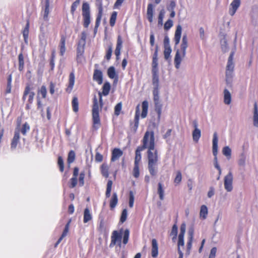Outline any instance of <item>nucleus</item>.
<instances>
[{
  "mask_svg": "<svg viewBox=\"0 0 258 258\" xmlns=\"http://www.w3.org/2000/svg\"><path fill=\"white\" fill-rule=\"evenodd\" d=\"M158 192L159 195V198L161 200H163L164 199V191L163 188L162 183H158Z\"/></svg>",
  "mask_w": 258,
  "mask_h": 258,
  "instance_id": "nucleus-36",
  "label": "nucleus"
},
{
  "mask_svg": "<svg viewBox=\"0 0 258 258\" xmlns=\"http://www.w3.org/2000/svg\"><path fill=\"white\" fill-rule=\"evenodd\" d=\"M76 155L73 151H71L68 155V162L69 164L72 163L75 159Z\"/></svg>",
  "mask_w": 258,
  "mask_h": 258,
  "instance_id": "nucleus-41",
  "label": "nucleus"
},
{
  "mask_svg": "<svg viewBox=\"0 0 258 258\" xmlns=\"http://www.w3.org/2000/svg\"><path fill=\"white\" fill-rule=\"evenodd\" d=\"M102 12H103L102 6L101 5H100L99 6V14H98V17H97V19L96 20V26L97 27L98 26V25H99V23H100V20H101V19L102 17Z\"/></svg>",
  "mask_w": 258,
  "mask_h": 258,
  "instance_id": "nucleus-50",
  "label": "nucleus"
},
{
  "mask_svg": "<svg viewBox=\"0 0 258 258\" xmlns=\"http://www.w3.org/2000/svg\"><path fill=\"white\" fill-rule=\"evenodd\" d=\"M70 223H71V220H70L68 223L66 224V226H65V228L62 233V235L61 236H60V237L63 239L64 237H66L68 232H69V227H70Z\"/></svg>",
  "mask_w": 258,
  "mask_h": 258,
  "instance_id": "nucleus-51",
  "label": "nucleus"
},
{
  "mask_svg": "<svg viewBox=\"0 0 258 258\" xmlns=\"http://www.w3.org/2000/svg\"><path fill=\"white\" fill-rule=\"evenodd\" d=\"M252 119L253 125L256 127H258V107L256 103L254 104Z\"/></svg>",
  "mask_w": 258,
  "mask_h": 258,
  "instance_id": "nucleus-18",
  "label": "nucleus"
},
{
  "mask_svg": "<svg viewBox=\"0 0 258 258\" xmlns=\"http://www.w3.org/2000/svg\"><path fill=\"white\" fill-rule=\"evenodd\" d=\"M89 5L87 3H84L82 6L83 15L90 14Z\"/></svg>",
  "mask_w": 258,
  "mask_h": 258,
  "instance_id": "nucleus-39",
  "label": "nucleus"
},
{
  "mask_svg": "<svg viewBox=\"0 0 258 258\" xmlns=\"http://www.w3.org/2000/svg\"><path fill=\"white\" fill-rule=\"evenodd\" d=\"M85 44L82 45L79 44L77 48V59L78 62L83 63L85 61V58L84 57Z\"/></svg>",
  "mask_w": 258,
  "mask_h": 258,
  "instance_id": "nucleus-11",
  "label": "nucleus"
},
{
  "mask_svg": "<svg viewBox=\"0 0 258 258\" xmlns=\"http://www.w3.org/2000/svg\"><path fill=\"white\" fill-rule=\"evenodd\" d=\"M80 3V0H76L71 6V12L74 14Z\"/></svg>",
  "mask_w": 258,
  "mask_h": 258,
  "instance_id": "nucleus-57",
  "label": "nucleus"
},
{
  "mask_svg": "<svg viewBox=\"0 0 258 258\" xmlns=\"http://www.w3.org/2000/svg\"><path fill=\"white\" fill-rule=\"evenodd\" d=\"M58 164L60 168V170L61 172L63 171L64 170V164L63 161L61 157L59 156L58 158Z\"/></svg>",
  "mask_w": 258,
  "mask_h": 258,
  "instance_id": "nucleus-59",
  "label": "nucleus"
},
{
  "mask_svg": "<svg viewBox=\"0 0 258 258\" xmlns=\"http://www.w3.org/2000/svg\"><path fill=\"white\" fill-rule=\"evenodd\" d=\"M152 255L153 257H156L158 254V246L157 240L155 239H152Z\"/></svg>",
  "mask_w": 258,
  "mask_h": 258,
  "instance_id": "nucleus-22",
  "label": "nucleus"
},
{
  "mask_svg": "<svg viewBox=\"0 0 258 258\" xmlns=\"http://www.w3.org/2000/svg\"><path fill=\"white\" fill-rule=\"evenodd\" d=\"M34 95L35 93L34 92L31 91V88L30 86H27L24 92L23 98L24 100H25L28 96V101L29 103L26 105V108L27 109H29L30 108V105L33 102Z\"/></svg>",
  "mask_w": 258,
  "mask_h": 258,
  "instance_id": "nucleus-6",
  "label": "nucleus"
},
{
  "mask_svg": "<svg viewBox=\"0 0 258 258\" xmlns=\"http://www.w3.org/2000/svg\"><path fill=\"white\" fill-rule=\"evenodd\" d=\"M208 214V209L207 207L205 205H202L200 208V217L203 220L207 218Z\"/></svg>",
  "mask_w": 258,
  "mask_h": 258,
  "instance_id": "nucleus-20",
  "label": "nucleus"
},
{
  "mask_svg": "<svg viewBox=\"0 0 258 258\" xmlns=\"http://www.w3.org/2000/svg\"><path fill=\"white\" fill-rule=\"evenodd\" d=\"M19 70L22 71L24 68V61L23 55L22 53L19 55Z\"/></svg>",
  "mask_w": 258,
  "mask_h": 258,
  "instance_id": "nucleus-47",
  "label": "nucleus"
},
{
  "mask_svg": "<svg viewBox=\"0 0 258 258\" xmlns=\"http://www.w3.org/2000/svg\"><path fill=\"white\" fill-rule=\"evenodd\" d=\"M143 148L138 147L136 151V157L135 159V164L139 165L140 162L141 160L142 156L141 152L143 151Z\"/></svg>",
  "mask_w": 258,
  "mask_h": 258,
  "instance_id": "nucleus-26",
  "label": "nucleus"
},
{
  "mask_svg": "<svg viewBox=\"0 0 258 258\" xmlns=\"http://www.w3.org/2000/svg\"><path fill=\"white\" fill-rule=\"evenodd\" d=\"M117 18V13L116 12H114L112 13L111 16V18L110 19V24L113 27L115 25V21Z\"/></svg>",
  "mask_w": 258,
  "mask_h": 258,
  "instance_id": "nucleus-48",
  "label": "nucleus"
},
{
  "mask_svg": "<svg viewBox=\"0 0 258 258\" xmlns=\"http://www.w3.org/2000/svg\"><path fill=\"white\" fill-rule=\"evenodd\" d=\"M122 151L118 148H115L112 151L111 160L114 161L117 160L122 155Z\"/></svg>",
  "mask_w": 258,
  "mask_h": 258,
  "instance_id": "nucleus-19",
  "label": "nucleus"
},
{
  "mask_svg": "<svg viewBox=\"0 0 258 258\" xmlns=\"http://www.w3.org/2000/svg\"><path fill=\"white\" fill-rule=\"evenodd\" d=\"M66 39L64 37L61 38L60 44V53L61 55H63L66 52Z\"/></svg>",
  "mask_w": 258,
  "mask_h": 258,
  "instance_id": "nucleus-33",
  "label": "nucleus"
},
{
  "mask_svg": "<svg viewBox=\"0 0 258 258\" xmlns=\"http://www.w3.org/2000/svg\"><path fill=\"white\" fill-rule=\"evenodd\" d=\"M218 138L217 134L216 133H215L213 135V152L215 156V166L217 169L220 168L218 163L217 158V155L218 153Z\"/></svg>",
  "mask_w": 258,
  "mask_h": 258,
  "instance_id": "nucleus-7",
  "label": "nucleus"
},
{
  "mask_svg": "<svg viewBox=\"0 0 258 258\" xmlns=\"http://www.w3.org/2000/svg\"><path fill=\"white\" fill-rule=\"evenodd\" d=\"M84 18V25L85 27H88L90 23V16L89 15H83Z\"/></svg>",
  "mask_w": 258,
  "mask_h": 258,
  "instance_id": "nucleus-53",
  "label": "nucleus"
},
{
  "mask_svg": "<svg viewBox=\"0 0 258 258\" xmlns=\"http://www.w3.org/2000/svg\"><path fill=\"white\" fill-rule=\"evenodd\" d=\"M118 203V198L116 193L114 192L113 194L112 197L110 201V207L111 209H113Z\"/></svg>",
  "mask_w": 258,
  "mask_h": 258,
  "instance_id": "nucleus-27",
  "label": "nucleus"
},
{
  "mask_svg": "<svg viewBox=\"0 0 258 258\" xmlns=\"http://www.w3.org/2000/svg\"><path fill=\"white\" fill-rule=\"evenodd\" d=\"M172 49L171 47H164V55L166 59L170 58Z\"/></svg>",
  "mask_w": 258,
  "mask_h": 258,
  "instance_id": "nucleus-38",
  "label": "nucleus"
},
{
  "mask_svg": "<svg viewBox=\"0 0 258 258\" xmlns=\"http://www.w3.org/2000/svg\"><path fill=\"white\" fill-rule=\"evenodd\" d=\"M173 25V21L171 19L167 20L164 24V29L166 31L169 30Z\"/></svg>",
  "mask_w": 258,
  "mask_h": 258,
  "instance_id": "nucleus-42",
  "label": "nucleus"
},
{
  "mask_svg": "<svg viewBox=\"0 0 258 258\" xmlns=\"http://www.w3.org/2000/svg\"><path fill=\"white\" fill-rule=\"evenodd\" d=\"M134 194L133 191H130V200H129V206L130 208H133L134 204Z\"/></svg>",
  "mask_w": 258,
  "mask_h": 258,
  "instance_id": "nucleus-56",
  "label": "nucleus"
},
{
  "mask_svg": "<svg viewBox=\"0 0 258 258\" xmlns=\"http://www.w3.org/2000/svg\"><path fill=\"white\" fill-rule=\"evenodd\" d=\"M148 109V102L147 101H144L142 102V112L141 116L142 118H145L147 116Z\"/></svg>",
  "mask_w": 258,
  "mask_h": 258,
  "instance_id": "nucleus-29",
  "label": "nucleus"
},
{
  "mask_svg": "<svg viewBox=\"0 0 258 258\" xmlns=\"http://www.w3.org/2000/svg\"><path fill=\"white\" fill-rule=\"evenodd\" d=\"M107 75L111 79H114L117 82L118 81V75L114 67H110L107 70Z\"/></svg>",
  "mask_w": 258,
  "mask_h": 258,
  "instance_id": "nucleus-17",
  "label": "nucleus"
},
{
  "mask_svg": "<svg viewBox=\"0 0 258 258\" xmlns=\"http://www.w3.org/2000/svg\"><path fill=\"white\" fill-rule=\"evenodd\" d=\"M188 47V39L186 35L183 36L181 39L180 48L178 49L174 56L175 67L177 69L180 68L181 61L185 57L186 49Z\"/></svg>",
  "mask_w": 258,
  "mask_h": 258,
  "instance_id": "nucleus-1",
  "label": "nucleus"
},
{
  "mask_svg": "<svg viewBox=\"0 0 258 258\" xmlns=\"http://www.w3.org/2000/svg\"><path fill=\"white\" fill-rule=\"evenodd\" d=\"M30 126L27 123H25L23 125V127L22 129V133L24 135H25L27 132L29 131Z\"/></svg>",
  "mask_w": 258,
  "mask_h": 258,
  "instance_id": "nucleus-61",
  "label": "nucleus"
},
{
  "mask_svg": "<svg viewBox=\"0 0 258 258\" xmlns=\"http://www.w3.org/2000/svg\"><path fill=\"white\" fill-rule=\"evenodd\" d=\"M234 64L231 60L228 61L227 66L226 73L227 75H230L234 70Z\"/></svg>",
  "mask_w": 258,
  "mask_h": 258,
  "instance_id": "nucleus-37",
  "label": "nucleus"
},
{
  "mask_svg": "<svg viewBox=\"0 0 258 258\" xmlns=\"http://www.w3.org/2000/svg\"><path fill=\"white\" fill-rule=\"evenodd\" d=\"M182 27L180 25H178L175 32L174 35V41L176 45H178L180 41L181 33H182Z\"/></svg>",
  "mask_w": 258,
  "mask_h": 258,
  "instance_id": "nucleus-15",
  "label": "nucleus"
},
{
  "mask_svg": "<svg viewBox=\"0 0 258 258\" xmlns=\"http://www.w3.org/2000/svg\"><path fill=\"white\" fill-rule=\"evenodd\" d=\"M75 76L73 72L71 73L69 77V85L67 89V91L69 92H71L75 84Z\"/></svg>",
  "mask_w": 258,
  "mask_h": 258,
  "instance_id": "nucleus-25",
  "label": "nucleus"
},
{
  "mask_svg": "<svg viewBox=\"0 0 258 258\" xmlns=\"http://www.w3.org/2000/svg\"><path fill=\"white\" fill-rule=\"evenodd\" d=\"M133 175L136 178H138L140 175L139 165H135L133 171Z\"/></svg>",
  "mask_w": 258,
  "mask_h": 258,
  "instance_id": "nucleus-49",
  "label": "nucleus"
},
{
  "mask_svg": "<svg viewBox=\"0 0 258 258\" xmlns=\"http://www.w3.org/2000/svg\"><path fill=\"white\" fill-rule=\"evenodd\" d=\"M139 115H140V105H138L136 107V116H135V120H136V128L138 127L139 125Z\"/></svg>",
  "mask_w": 258,
  "mask_h": 258,
  "instance_id": "nucleus-46",
  "label": "nucleus"
},
{
  "mask_svg": "<svg viewBox=\"0 0 258 258\" xmlns=\"http://www.w3.org/2000/svg\"><path fill=\"white\" fill-rule=\"evenodd\" d=\"M178 228L176 225H174L172 228L171 235L173 236V239H175L177 237Z\"/></svg>",
  "mask_w": 258,
  "mask_h": 258,
  "instance_id": "nucleus-54",
  "label": "nucleus"
},
{
  "mask_svg": "<svg viewBox=\"0 0 258 258\" xmlns=\"http://www.w3.org/2000/svg\"><path fill=\"white\" fill-rule=\"evenodd\" d=\"M217 252V249L216 247H213L210 251V253L209 255V258H215L216 256V253Z\"/></svg>",
  "mask_w": 258,
  "mask_h": 258,
  "instance_id": "nucleus-64",
  "label": "nucleus"
},
{
  "mask_svg": "<svg viewBox=\"0 0 258 258\" xmlns=\"http://www.w3.org/2000/svg\"><path fill=\"white\" fill-rule=\"evenodd\" d=\"M165 14V12L164 9H162L159 12L158 16V25L160 26H162L163 25V19Z\"/></svg>",
  "mask_w": 258,
  "mask_h": 258,
  "instance_id": "nucleus-34",
  "label": "nucleus"
},
{
  "mask_svg": "<svg viewBox=\"0 0 258 258\" xmlns=\"http://www.w3.org/2000/svg\"><path fill=\"white\" fill-rule=\"evenodd\" d=\"M194 130L192 133V139L194 142L198 143L201 137V130L198 127V124L196 121H194Z\"/></svg>",
  "mask_w": 258,
  "mask_h": 258,
  "instance_id": "nucleus-9",
  "label": "nucleus"
},
{
  "mask_svg": "<svg viewBox=\"0 0 258 258\" xmlns=\"http://www.w3.org/2000/svg\"><path fill=\"white\" fill-rule=\"evenodd\" d=\"M121 109L122 103L119 102L115 106L114 110L115 115L118 116L120 114Z\"/></svg>",
  "mask_w": 258,
  "mask_h": 258,
  "instance_id": "nucleus-58",
  "label": "nucleus"
},
{
  "mask_svg": "<svg viewBox=\"0 0 258 258\" xmlns=\"http://www.w3.org/2000/svg\"><path fill=\"white\" fill-rule=\"evenodd\" d=\"M84 178H85V173L81 172L79 176V184L80 186H83L84 184Z\"/></svg>",
  "mask_w": 258,
  "mask_h": 258,
  "instance_id": "nucleus-63",
  "label": "nucleus"
},
{
  "mask_svg": "<svg viewBox=\"0 0 258 258\" xmlns=\"http://www.w3.org/2000/svg\"><path fill=\"white\" fill-rule=\"evenodd\" d=\"M240 4V0H233L230 4V8L229 9V14L231 16H233Z\"/></svg>",
  "mask_w": 258,
  "mask_h": 258,
  "instance_id": "nucleus-14",
  "label": "nucleus"
},
{
  "mask_svg": "<svg viewBox=\"0 0 258 258\" xmlns=\"http://www.w3.org/2000/svg\"><path fill=\"white\" fill-rule=\"evenodd\" d=\"M92 219V215L88 208H86L84 213V222L87 223Z\"/></svg>",
  "mask_w": 258,
  "mask_h": 258,
  "instance_id": "nucleus-31",
  "label": "nucleus"
},
{
  "mask_svg": "<svg viewBox=\"0 0 258 258\" xmlns=\"http://www.w3.org/2000/svg\"><path fill=\"white\" fill-rule=\"evenodd\" d=\"M147 15L149 21L150 22L152 23L153 21L154 16V9L152 4H149L148 5Z\"/></svg>",
  "mask_w": 258,
  "mask_h": 258,
  "instance_id": "nucleus-21",
  "label": "nucleus"
},
{
  "mask_svg": "<svg viewBox=\"0 0 258 258\" xmlns=\"http://www.w3.org/2000/svg\"><path fill=\"white\" fill-rule=\"evenodd\" d=\"M99 106L97 101V98L96 96L94 98V104L93 107V128L97 130L100 126V120L99 116Z\"/></svg>",
  "mask_w": 258,
  "mask_h": 258,
  "instance_id": "nucleus-4",
  "label": "nucleus"
},
{
  "mask_svg": "<svg viewBox=\"0 0 258 258\" xmlns=\"http://www.w3.org/2000/svg\"><path fill=\"white\" fill-rule=\"evenodd\" d=\"M127 211L126 209H124L123 210L122 213H121V215L120 219V222L121 223H123V222H124L127 219Z\"/></svg>",
  "mask_w": 258,
  "mask_h": 258,
  "instance_id": "nucleus-44",
  "label": "nucleus"
},
{
  "mask_svg": "<svg viewBox=\"0 0 258 258\" xmlns=\"http://www.w3.org/2000/svg\"><path fill=\"white\" fill-rule=\"evenodd\" d=\"M110 87L111 86L110 83L108 82H105L103 85L102 93H99L101 107L102 106V95L104 96L107 95L109 93Z\"/></svg>",
  "mask_w": 258,
  "mask_h": 258,
  "instance_id": "nucleus-12",
  "label": "nucleus"
},
{
  "mask_svg": "<svg viewBox=\"0 0 258 258\" xmlns=\"http://www.w3.org/2000/svg\"><path fill=\"white\" fill-rule=\"evenodd\" d=\"M158 57L157 51H156L154 55L152 61V73L158 72Z\"/></svg>",
  "mask_w": 258,
  "mask_h": 258,
  "instance_id": "nucleus-24",
  "label": "nucleus"
},
{
  "mask_svg": "<svg viewBox=\"0 0 258 258\" xmlns=\"http://www.w3.org/2000/svg\"><path fill=\"white\" fill-rule=\"evenodd\" d=\"M233 175L231 172H229L224 177V187L228 191L230 192L233 189Z\"/></svg>",
  "mask_w": 258,
  "mask_h": 258,
  "instance_id": "nucleus-8",
  "label": "nucleus"
},
{
  "mask_svg": "<svg viewBox=\"0 0 258 258\" xmlns=\"http://www.w3.org/2000/svg\"><path fill=\"white\" fill-rule=\"evenodd\" d=\"M223 102L224 104L229 105L232 102V95L227 89H225L223 91Z\"/></svg>",
  "mask_w": 258,
  "mask_h": 258,
  "instance_id": "nucleus-13",
  "label": "nucleus"
},
{
  "mask_svg": "<svg viewBox=\"0 0 258 258\" xmlns=\"http://www.w3.org/2000/svg\"><path fill=\"white\" fill-rule=\"evenodd\" d=\"M94 81L97 82L99 85H101L103 83V74L102 72L99 70H95L93 74Z\"/></svg>",
  "mask_w": 258,
  "mask_h": 258,
  "instance_id": "nucleus-16",
  "label": "nucleus"
},
{
  "mask_svg": "<svg viewBox=\"0 0 258 258\" xmlns=\"http://www.w3.org/2000/svg\"><path fill=\"white\" fill-rule=\"evenodd\" d=\"M182 174L180 171H177L176 177L174 180V182L176 185H178L181 181Z\"/></svg>",
  "mask_w": 258,
  "mask_h": 258,
  "instance_id": "nucleus-43",
  "label": "nucleus"
},
{
  "mask_svg": "<svg viewBox=\"0 0 258 258\" xmlns=\"http://www.w3.org/2000/svg\"><path fill=\"white\" fill-rule=\"evenodd\" d=\"M153 73V84L156 87L159 86V77L158 72L152 73Z\"/></svg>",
  "mask_w": 258,
  "mask_h": 258,
  "instance_id": "nucleus-40",
  "label": "nucleus"
},
{
  "mask_svg": "<svg viewBox=\"0 0 258 258\" xmlns=\"http://www.w3.org/2000/svg\"><path fill=\"white\" fill-rule=\"evenodd\" d=\"M20 139V135L19 132H16L15 133V135L14 136V138L13 139V140L12 141L11 143V147L13 148H16L17 147V145L18 143L19 142Z\"/></svg>",
  "mask_w": 258,
  "mask_h": 258,
  "instance_id": "nucleus-28",
  "label": "nucleus"
},
{
  "mask_svg": "<svg viewBox=\"0 0 258 258\" xmlns=\"http://www.w3.org/2000/svg\"><path fill=\"white\" fill-rule=\"evenodd\" d=\"M130 232L128 229H126L124 231V235L123 236V243L124 245L127 244L129 238Z\"/></svg>",
  "mask_w": 258,
  "mask_h": 258,
  "instance_id": "nucleus-55",
  "label": "nucleus"
},
{
  "mask_svg": "<svg viewBox=\"0 0 258 258\" xmlns=\"http://www.w3.org/2000/svg\"><path fill=\"white\" fill-rule=\"evenodd\" d=\"M108 170L109 167L106 164L104 163L101 165V173L104 177L106 178H107L109 176Z\"/></svg>",
  "mask_w": 258,
  "mask_h": 258,
  "instance_id": "nucleus-32",
  "label": "nucleus"
},
{
  "mask_svg": "<svg viewBox=\"0 0 258 258\" xmlns=\"http://www.w3.org/2000/svg\"><path fill=\"white\" fill-rule=\"evenodd\" d=\"M121 238H122V230L120 231L114 230L112 232L111 236V242L110 243V247H112L116 244H118L119 247L121 245Z\"/></svg>",
  "mask_w": 258,
  "mask_h": 258,
  "instance_id": "nucleus-5",
  "label": "nucleus"
},
{
  "mask_svg": "<svg viewBox=\"0 0 258 258\" xmlns=\"http://www.w3.org/2000/svg\"><path fill=\"white\" fill-rule=\"evenodd\" d=\"M223 154L228 158L230 159L231 155V150L228 146H225L222 150Z\"/></svg>",
  "mask_w": 258,
  "mask_h": 258,
  "instance_id": "nucleus-35",
  "label": "nucleus"
},
{
  "mask_svg": "<svg viewBox=\"0 0 258 258\" xmlns=\"http://www.w3.org/2000/svg\"><path fill=\"white\" fill-rule=\"evenodd\" d=\"M122 41L121 37L118 36L117 37V45L115 51V53L116 56H119L120 54L121 49L122 48Z\"/></svg>",
  "mask_w": 258,
  "mask_h": 258,
  "instance_id": "nucleus-23",
  "label": "nucleus"
},
{
  "mask_svg": "<svg viewBox=\"0 0 258 258\" xmlns=\"http://www.w3.org/2000/svg\"><path fill=\"white\" fill-rule=\"evenodd\" d=\"M124 1V0H116L114 5V8L116 9H119Z\"/></svg>",
  "mask_w": 258,
  "mask_h": 258,
  "instance_id": "nucleus-62",
  "label": "nucleus"
},
{
  "mask_svg": "<svg viewBox=\"0 0 258 258\" xmlns=\"http://www.w3.org/2000/svg\"><path fill=\"white\" fill-rule=\"evenodd\" d=\"M73 110L77 112L79 110V103L78 101V99L77 98L75 97L74 98L73 100Z\"/></svg>",
  "mask_w": 258,
  "mask_h": 258,
  "instance_id": "nucleus-52",
  "label": "nucleus"
},
{
  "mask_svg": "<svg viewBox=\"0 0 258 258\" xmlns=\"http://www.w3.org/2000/svg\"><path fill=\"white\" fill-rule=\"evenodd\" d=\"M193 240V232H191L189 238V240L187 243V254H189L190 250L192 246V243Z\"/></svg>",
  "mask_w": 258,
  "mask_h": 258,
  "instance_id": "nucleus-45",
  "label": "nucleus"
},
{
  "mask_svg": "<svg viewBox=\"0 0 258 258\" xmlns=\"http://www.w3.org/2000/svg\"><path fill=\"white\" fill-rule=\"evenodd\" d=\"M49 8H50L49 0H46L45 1V9H44V15H43V18L46 20H48L49 14L50 12Z\"/></svg>",
  "mask_w": 258,
  "mask_h": 258,
  "instance_id": "nucleus-30",
  "label": "nucleus"
},
{
  "mask_svg": "<svg viewBox=\"0 0 258 258\" xmlns=\"http://www.w3.org/2000/svg\"><path fill=\"white\" fill-rule=\"evenodd\" d=\"M186 230V224L182 223L180 227V233L178 236V247L184 248V236Z\"/></svg>",
  "mask_w": 258,
  "mask_h": 258,
  "instance_id": "nucleus-10",
  "label": "nucleus"
},
{
  "mask_svg": "<svg viewBox=\"0 0 258 258\" xmlns=\"http://www.w3.org/2000/svg\"><path fill=\"white\" fill-rule=\"evenodd\" d=\"M143 149L153 150L155 148V137L153 131H147L143 139Z\"/></svg>",
  "mask_w": 258,
  "mask_h": 258,
  "instance_id": "nucleus-3",
  "label": "nucleus"
},
{
  "mask_svg": "<svg viewBox=\"0 0 258 258\" xmlns=\"http://www.w3.org/2000/svg\"><path fill=\"white\" fill-rule=\"evenodd\" d=\"M148 168L152 175L155 174V165L158 160L157 150L154 148L153 150H148Z\"/></svg>",
  "mask_w": 258,
  "mask_h": 258,
  "instance_id": "nucleus-2",
  "label": "nucleus"
},
{
  "mask_svg": "<svg viewBox=\"0 0 258 258\" xmlns=\"http://www.w3.org/2000/svg\"><path fill=\"white\" fill-rule=\"evenodd\" d=\"M39 92L42 95L43 98H46L47 94V89L45 86H41Z\"/></svg>",
  "mask_w": 258,
  "mask_h": 258,
  "instance_id": "nucleus-60",
  "label": "nucleus"
}]
</instances>
